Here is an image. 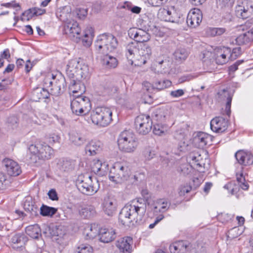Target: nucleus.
I'll return each instance as SVG.
<instances>
[{
  "label": "nucleus",
  "instance_id": "nucleus-1",
  "mask_svg": "<svg viewBox=\"0 0 253 253\" xmlns=\"http://www.w3.org/2000/svg\"><path fill=\"white\" fill-rule=\"evenodd\" d=\"M146 212V206L138 201L126 205L119 215V221L124 226L133 227L140 224Z\"/></svg>",
  "mask_w": 253,
  "mask_h": 253
},
{
  "label": "nucleus",
  "instance_id": "nucleus-2",
  "mask_svg": "<svg viewBox=\"0 0 253 253\" xmlns=\"http://www.w3.org/2000/svg\"><path fill=\"white\" fill-rule=\"evenodd\" d=\"M126 50V56L131 65L134 58L135 65H143L150 60L152 54L151 48L147 44L131 42L127 44Z\"/></svg>",
  "mask_w": 253,
  "mask_h": 253
},
{
  "label": "nucleus",
  "instance_id": "nucleus-3",
  "mask_svg": "<svg viewBox=\"0 0 253 253\" xmlns=\"http://www.w3.org/2000/svg\"><path fill=\"white\" fill-rule=\"evenodd\" d=\"M66 74L71 79L81 80L87 77L89 69L88 66L80 58H74L69 61L67 65Z\"/></svg>",
  "mask_w": 253,
  "mask_h": 253
},
{
  "label": "nucleus",
  "instance_id": "nucleus-4",
  "mask_svg": "<svg viewBox=\"0 0 253 253\" xmlns=\"http://www.w3.org/2000/svg\"><path fill=\"white\" fill-rule=\"evenodd\" d=\"M118 44V40L114 36L104 33L97 37L95 48L98 53H110L116 49Z\"/></svg>",
  "mask_w": 253,
  "mask_h": 253
},
{
  "label": "nucleus",
  "instance_id": "nucleus-5",
  "mask_svg": "<svg viewBox=\"0 0 253 253\" xmlns=\"http://www.w3.org/2000/svg\"><path fill=\"white\" fill-rule=\"evenodd\" d=\"M30 152L29 159L31 163H35L38 160H49L53 156V149L44 142L31 144L29 147Z\"/></svg>",
  "mask_w": 253,
  "mask_h": 253
},
{
  "label": "nucleus",
  "instance_id": "nucleus-6",
  "mask_svg": "<svg viewBox=\"0 0 253 253\" xmlns=\"http://www.w3.org/2000/svg\"><path fill=\"white\" fill-rule=\"evenodd\" d=\"M118 145L119 150L124 153H133L136 149L138 142L135 135L131 131L125 130L119 135Z\"/></svg>",
  "mask_w": 253,
  "mask_h": 253
},
{
  "label": "nucleus",
  "instance_id": "nucleus-7",
  "mask_svg": "<svg viewBox=\"0 0 253 253\" xmlns=\"http://www.w3.org/2000/svg\"><path fill=\"white\" fill-rule=\"evenodd\" d=\"M129 177V169L126 162L115 163L111 168L109 178L116 184H122L127 181Z\"/></svg>",
  "mask_w": 253,
  "mask_h": 253
},
{
  "label": "nucleus",
  "instance_id": "nucleus-8",
  "mask_svg": "<svg viewBox=\"0 0 253 253\" xmlns=\"http://www.w3.org/2000/svg\"><path fill=\"white\" fill-rule=\"evenodd\" d=\"M112 111L105 107H97L90 114L92 123L100 127L108 126L112 121Z\"/></svg>",
  "mask_w": 253,
  "mask_h": 253
},
{
  "label": "nucleus",
  "instance_id": "nucleus-9",
  "mask_svg": "<svg viewBox=\"0 0 253 253\" xmlns=\"http://www.w3.org/2000/svg\"><path fill=\"white\" fill-rule=\"evenodd\" d=\"M76 184L78 190L86 195H93L97 192L99 187L96 179L93 181L88 174L79 175Z\"/></svg>",
  "mask_w": 253,
  "mask_h": 253
},
{
  "label": "nucleus",
  "instance_id": "nucleus-10",
  "mask_svg": "<svg viewBox=\"0 0 253 253\" xmlns=\"http://www.w3.org/2000/svg\"><path fill=\"white\" fill-rule=\"evenodd\" d=\"M71 108L74 114L82 116L85 115L90 112L91 105L88 97L77 95L71 102Z\"/></svg>",
  "mask_w": 253,
  "mask_h": 253
},
{
  "label": "nucleus",
  "instance_id": "nucleus-11",
  "mask_svg": "<svg viewBox=\"0 0 253 253\" xmlns=\"http://www.w3.org/2000/svg\"><path fill=\"white\" fill-rule=\"evenodd\" d=\"M187 159L194 167L201 172L204 171L202 169L205 168L206 163L209 164V162L206 152L202 150L190 153Z\"/></svg>",
  "mask_w": 253,
  "mask_h": 253
},
{
  "label": "nucleus",
  "instance_id": "nucleus-12",
  "mask_svg": "<svg viewBox=\"0 0 253 253\" xmlns=\"http://www.w3.org/2000/svg\"><path fill=\"white\" fill-rule=\"evenodd\" d=\"M81 29L78 22L74 20L64 24L63 33L67 35L72 40L76 43L81 41L80 34Z\"/></svg>",
  "mask_w": 253,
  "mask_h": 253
},
{
  "label": "nucleus",
  "instance_id": "nucleus-13",
  "mask_svg": "<svg viewBox=\"0 0 253 253\" xmlns=\"http://www.w3.org/2000/svg\"><path fill=\"white\" fill-rule=\"evenodd\" d=\"M235 14L239 18L247 19L253 13V4L249 0H243L238 2L235 7Z\"/></svg>",
  "mask_w": 253,
  "mask_h": 253
},
{
  "label": "nucleus",
  "instance_id": "nucleus-14",
  "mask_svg": "<svg viewBox=\"0 0 253 253\" xmlns=\"http://www.w3.org/2000/svg\"><path fill=\"white\" fill-rule=\"evenodd\" d=\"M135 125L137 132L145 135L151 129L152 122L149 115L141 114L136 118Z\"/></svg>",
  "mask_w": 253,
  "mask_h": 253
},
{
  "label": "nucleus",
  "instance_id": "nucleus-15",
  "mask_svg": "<svg viewBox=\"0 0 253 253\" xmlns=\"http://www.w3.org/2000/svg\"><path fill=\"white\" fill-rule=\"evenodd\" d=\"M202 19V11L198 8H193L187 14L186 23L190 28H196L200 25Z\"/></svg>",
  "mask_w": 253,
  "mask_h": 253
},
{
  "label": "nucleus",
  "instance_id": "nucleus-16",
  "mask_svg": "<svg viewBox=\"0 0 253 253\" xmlns=\"http://www.w3.org/2000/svg\"><path fill=\"white\" fill-rule=\"evenodd\" d=\"M2 164L7 174L11 176H17L22 172L21 167L19 164L9 158H5L2 161Z\"/></svg>",
  "mask_w": 253,
  "mask_h": 253
},
{
  "label": "nucleus",
  "instance_id": "nucleus-17",
  "mask_svg": "<svg viewBox=\"0 0 253 253\" xmlns=\"http://www.w3.org/2000/svg\"><path fill=\"white\" fill-rule=\"evenodd\" d=\"M230 48L227 47H217L214 50V58L216 63L223 65L228 62L230 58Z\"/></svg>",
  "mask_w": 253,
  "mask_h": 253
},
{
  "label": "nucleus",
  "instance_id": "nucleus-18",
  "mask_svg": "<svg viewBox=\"0 0 253 253\" xmlns=\"http://www.w3.org/2000/svg\"><path fill=\"white\" fill-rule=\"evenodd\" d=\"M228 124L227 119L222 117H216L211 121V128L213 132L221 133L227 129Z\"/></svg>",
  "mask_w": 253,
  "mask_h": 253
},
{
  "label": "nucleus",
  "instance_id": "nucleus-19",
  "mask_svg": "<svg viewBox=\"0 0 253 253\" xmlns=\"http://www.w3.org/2000/svg\"><path fill=\"white\" fill-rule=\"evenodd\" d=\"M130 37L138 42H147L150 39V35L146 31L137 28H132L128 31Z\"/></svg>",
  "mask_w": 253,
  "mask_h": 253
},
{
  "label": "nucleus",
  "instance_id": "nucleus-20",
  "mask_svg": "<svg viewBox=\"0 0 253 253\" xmlns=\"http://www.w3.org/2000/svg\"><path fill=\"white\" fill-rule=\"evenodd\" d=\"M116 247L121 253H131L133 239L129 236L119 239L116 242Z\"/></svg>",
  "mask_w": 253,
  "mask_h": 253
},
{
  "label": "nucleus",
  "instance_id": "nucleus-21",
  "mask_svg": "<svg viewBox=\"0 0 253 253\" xmlns=\"http://www.w3.org/2000/svg\"><path fill=\"white\" fill-rule=\"evenodd\" d=\"M235 156L238 163L242 166H247L253 164V155L249 151L239 150Z\"/></svg>",
  "mask_w": 253,
  "mask_h": 253
},
{
  "label": "nucleus",
  "instance_id": "nucleus-22",
  "mask_svg": "<svg viewBox=\"0 0 253 253\" xmlns=\"http://www.w3.org/2000/svg\"><path fill=\"white\" fill-rule=\"evenodd\" d=\"M217 98L219 101L226 100V106L225 109V113L230 117L231 115V104L232 97L228 91L225 89H222L219 91L217 93Z\"/></svg>",
  "mask_w": 253,
  "mask_h": 253
},
{
  "label": "nucleus",
  "instance_id": "nucleus-23",
  "mask_svg": "<svg viewBox=\"0 0 253 253\" xmlns=\"http://www.w3.org/2000/svg\"><path fill=\"white\" fill-rule=\"evenodd\" d=\"M117 208V203L115 199L108 197L104 199L103 204V210L109 216H112Z\"/></svg>",
  "mask_w": 253,
  "mask_h": 253
},
{
  "label": "nucleus",
  "instance_id": "nucleus-24",
  "mask_svg": "<svg viewBox=\"0 0 253 253\" xmlns=\"http://www.w3.org/2000/svg\"><path fill=\"white\" fill-rule=\"evenodd\" d=\"M65 86V80L62 77L60 78H55L53 83L49 89L51 93L55 96L59 95L62 92Z\"/></svg>",
  "mask_w": 253,
  "mask_h": 253
},
{
  "label": "nucleus",
  "instance_id": "nucleus-25",
  "mask_svg": "<svg viewBox=\"0 0 253 253\" xmlns=\"http://www.w3.org/2000/svg\"><path fill=\"white\" fill-rule=\"evenodd\" d=\"M100 54L102 65L106 68H114L118 65V60L116 57L109 55V53H99Z\"/></svg>",
  "mask_w": 253,
  "mask_h": 253
},
{
  "label": "nucleus",
  "instance_id": "nucleus-26",
  "mask_svg": "<svg viewBox=\"0 0 253 253\" xmlns=\"http://www.w3.org/2000/svg\"><path fill=\"white\" fill-rule=\"evenodd\" d=\"M115 234L113 228H101L99 233L100 240L103 243H109L115 238Z\"/></svg>",
  "mask_w": 253,
  "mask_h": 253
},
{
  "label": "nucleus",
  "instance_id": "nucleus-27",
  "mask_svg": "<svg viewBox=\"0 0 253 253\" xmlns=\"http://www.w3.org/2000/svg\"><path fill=\"white\" fill-rule=\"evenodd\" d=\"M210 136L203 132H198L194 139L195 145L200 148H203L210 142Z\"/></svg>",
  "mask_w": 253,
  "mask_h": 253
},
{
  "label": "nucleus",
  "instance_id": "nucleus-28",
  "mask_svg": "<svg viewBox=\"0 0 253 253\" xmlns=\"http://www.w3.org/2000/svg\"><path fill=\"white\" fill-rule=\"evenodd\" d=\"M69 89L73 94L79 93L78 95L80 96H82L85 90V86L81 82V80H77L76 79H73L71 81Z\"/></svg>",
  "mask_w": 253,
  "mask_h": 253
},
{
  "label": "nucleus",
  "instance_id": "nucleus-29",
  "mask_svg": "<svg viewBox=\"0 0 253 253\" xmlns=\"http://www.w3.org/2000/svg\"><path fill=\"white\" fill-rule=\"evenodd\" d=\"M108 165L99 160H94L91 167L92 171L96 174H103L107 170Z\"/></svg>",
  "mask_w": 253,
  "mask_h": 253
},
{
  "label": "nucleus",
  "instance_id": "nucleus-30",
  "mask_svg": "<svg viewBox=\"0 0 253 253\" xmlns=\"http://www.w3.org/2000/svg\"><path fill=\"white\" fill-rule=\"evenodd\" d=\"M45 12V10L44 9L37 7L30 8L23 13L21 20L22 21L29 20L34 16L41 15Z\"/></svg>",
  "mask_w": 253,
  "mask_h": 253
},
{
  "label": "nucleus",
  "instance_id": "nucleus-31",
  "mask_svg": "<svg viewBox=\"0 0 253 253\" xmlns=\"http://www.w3.org/2000/svg\"><path fill=\"white\" fill-rule=\"evenodd\" d=\"M102 143L100 141L91 140L85 146V151L89 155H95L100 151Z\"/></svg>",
  "mask_w": 253,
  "mask_h": 253
},
{
  "label": "nucleus",
  "instance_id": "nucleus-32",
  "mask_svg": "<svg viewBox=\"0 0 253 253\" xmlns=\"http://www.w3.org/2000/svg\"><path fill=\"white\" fill-rule=\"evenodd\" d=\"M99 227L95 224H88L85 226L84 234L87 239H93L99 233Z\"/></svg>",
  "mask_w": 253,
  "mask_h": 253
},
{
  "label": "nucleus",
  "instance_id": "nucleus-33",
  "mask_svg": "<svg viewBox=\"0 0 253 253\" xmlns=\"http://www.w3.org/2000/svg\"><path fill=\"white\" fill-rule=\"evenodd\" d=\"M188 246L183 241L175 242L169 246L171 253H187Z\"/></svg>",
  "mask_w": 253,
  "mask_h": 253
},
{
  "label": "nucleus",
  "instance_id": "nucleus-34",
  "mask_svg": "<svg viewBox=\"0 0 253 253\" xmlns=\"http://www.w3.org/2000/svg\"><path fill=\"white\" fill-rule=\"evenodd\" d=\"M69 140L76 146H82L86 142L85 137L76 132H72L69 134Z\"/></svg>",
  "mask_w": 253,
  "mask_h": 253
},
{
  "label": "nucleus",
  "instance_id": "nucleus-35",
  "mask_svg": "<svg viewBox=\"0 0 253 253\" xmlns=\"http://www.w3.org/2000/svg\"><path fill=\"white\" fill-rule=\"evenodd\" d=\"M243 167L241 166L236 169V178L238 183L239 186L243 190H247L249 188V184L246 181L245 178L244 176L243 170Z\"/></svg>",
  "mask_w": 253,
  "mask_h": 253
},
{
  "label": "nucleus",
  "instance_id": "nucleus-36",
  "mask_svg": "<svg viewBox=\"0 0 253 253\" xmlns=\"http://www.w3.org/2000/svg\"><path fill=\"white\" fill-rule=\"evenodd\" d=\"M57 17L64 24L72 20L71 10L68 8H64L57 13Z\"/></svg>",
  "mask_w": 253,
  "mask_h": 253
},
{
  "label": "nucleus",
  "instance_id": "nucleus-37",
  "mask_svg": "<svg viewBox=\"0 0 253 253\" xmlns=\"http://www.w3.org/2000/svg\"><path fill=\"white\" fill-rule=\"evenodd\" d=\"M25 231L27 235L33 239H37L41 236V229L38 224L27 226Z\"/></svg>",
  "mask_w": 253,
  "mask_h": 253
},
{
  "label": "nucleus",
  "instance_id": "nucleus-38",
  "mask_svg": "<svg viewBox=\"0 0 253 253\" xmlns=\"http://www.w3.org/2000/svg\"><path fill=\"white\" fill-rule=\"evenodd\" d=\"M96 213L94 207L92 206H86L82 207L79 211L80 215L85 218H89L93 216Z\"/></svg>",
  "mask_w": 253,
  "mask_h": 253
},
{
  "label": "nucleus",
  "instance_id": "nucleus-39",
  "mask_svg": "<svg viewBox=\"0 0 253 253\" xmlns=\"http://www.w3.org/2000/svg\"><path fill=\"white\" fill-rule=\"evenodd\" d=\"M243 229L242 227L235 226L230 229L226 233L227 240L231 241L238 237L243 233Z\"/></svg>",
  "mask_w": 253,
  "mask_h": 253
},
{
  "label": "nucleus",
  "instance_id": "nucleus-40",
  "mask_svg": "<svg viewBox=\"0 0 253 253\" xmlns=\"http://www.w3.org/2000/svg\"><path fill=\"white\" fill-rule=\"evenodd\" d=\"M158 16L160 19L165 21L173 22L171 11L168 8H161L159 9Z\"/></svg>",
  "mask_w": 253,
  "mask_h": 253
},
{
  "label": "nucleus",
  "instance_id": "nucleus-41",
  "mask_svg": "<svg viewBox=\"0 0 253 253\" xmlns=\"http://www.w3.org/2000/svg\"><path fill=\"white\" fill-rule=\"evenodd\" d=\"M169 208V203L165 199H160L157 200L154 203V209L155 211L165 212Z\"/></svg>",
  "mask_w": 253,
  "mask_h": 253
},
{
  "label": "nucleus",
  "instance_id": "nucleus-42",
  "mask_svg": "<svg viewBox=\"0 0 253 253\" xmlns=\"http://www.w3.org/2000/svg\"><path fill=\"white\" fill-rule=\"evenodd\" d=\"M225 31V29L223 28L208 27L205 30L206 35L210 37L220 36L224 34Z\"/></svg>",
  "mask_w": 253,
  "mask_h": 253
},
{
  "label": "nucleus",
  "instance_id": "nucleus-43",
  "mask_svg": "<svg viewBox=\"0 0 253 253\" xmlns=\"http://www.w3.org/2000/svg\"><path fill=\"white\" fill-rule=\"evenodd\" d=\"M188 55V51L184 48H177L173 53L175 59L179 61L185 60Z\"/></svg>",
  "mask_w": 253,
  "mask_h": 253
},
{
  "label": "nucleus",
  "instance_id": "nucleus-44",
  "mask_svg": "<svg viewBox=\"0 0 253 253\" xmlns=\"http://www.w3.org/2000/svg\"><path fill=\"white\" fill-rule=\"evenodd\" d=\"M41 214L43 216H52L57 211V209L42 205L41 208Z\"/></svg>",
  "mask_w": 253,
  "mask_h": 253
},
{
  "label": "nucleus",
  "instance_id": "nucleus-45",
  "mask_svg": "<svg viewBox=\"0 0 253 253\" xmlns=\"http://www.w3.org/2000/svg\"><path fill=\"white\" fill-rule=\"evenodd\" d=\"M171 84V82L168 80L157 81L154 83V86L155 89L161 90L170 86Z\"/></svg>",
  "mask_w": 253,
  "mask_h": 253
},
{
  "label": "nucleus",
  "instance_id": "nucleus-46",
  "mask_svg": "<svg viewBox=\"0 0 253 253\" xmlns=\"http://www.w3.org/2000/svg\"><path fill=\"white\" fill-rule=\"evenodd\" d=\"M24 208L28 212L31 213L32 214H36L38 211V207L33 204L31 201L26 200L24 204Z\"/></svg>",
  "mask_w": 253,
  "mask_h": 253
},
{
  "label": "nucleus",
  "instance_id": "nucleus-47",
  "mask_svg": "<svg viewBox=\"0 0 253 253\" xmlns=\"http://www.w3.org/2000/svg\"><path fill=\"white\" fill-rule=\"evenodd\" d=\"M55 77L56 76L53 75V74L51 73H48L45 75L43 81V84L44 87L49 89L50 87L52 86V84L53 83V81Z\"/></svg>",
  "mask_w": 253,
  "mask_h": 253
},
{
  "label": "nucleus",
  "instance_id": "nucleus-48",
  "mask_svg": "<svg viewBox=\"0 0 253 253\" xmlns=\"http://www.w3.org/2000/svg\"><path fill=\"white\" fill-rule=\"evenodd\" d=\"M233 216L232 214L223 212L218 214L217 216V218L220 222L223 223H226L231 220L233 218Z\"/></svg>",
  "mask_w": 253,
  "mask_h": 253
},
{
  "label": "nucleus",
  "instance_id": "nucleus-49",
  "mask_svg": "<svg viewBox=\"0 0 253 253\" xmlns=\"http://www.w3.org/2000/svg\"><path fill=\"white\" fill-rule=\"evenodd\" d=\"M192 190V186L188 183L180 185L178 189V193L180 196H183L186 193H189Z\"/></svg>",
  "mask_w": 253,
  "mask_h": 253
},
{
  "label": "nucleus",
  "instance_id": "nucleus-50",
  "mask_svg": "<svg viewBox=\"0 0 253 253\" xmlns=\"http://www.w3.org/2000/svg\"><path fill=\"white\" fill-rule=\"evenodd\" d=\"M62 226L53 227L49 229L50 234L52 236H61L64 234Z\"/></svg>",
  "mask_w": 253,
  "mask_h": 253
},
{
  "label": "nucleus",
  "instance_id": "nucleus-51",
  "mask_svg": "<svg viewBox=\"0 0 253 253\" xmlns=\"http://www.w3.org/2000/svg\"><path fill=\"white\" fill-rule=\"evenodd\" d=\"M93 249L88 244H81L77 249V253H92Z\"/></svg>",
  "mask_w": 253,
  "mask_h": 253
},
{
  "label": "nucleus",
  "instance_id": "nucleus-52",
  "mask_svg": "<svg viewBox=\"0 0 253 253\" xmlns=\"http://www.w3.org/2000/svg\"><path fill=\"white\" fill-rule=\"evenodd\" d=\"M234 2V0H216L217 7L223 8L231 6Z\"/></svg>",
  "mask_w": 253,
  "mask_h": 253
},
{
  "label": "nucleus",
  "instance_id": "nucleus-53",
  "mask_svg": "<svg viewBox=\"0 0 253 253\" xmlns=\"http://www.w3.org/2000/svg\"><path fill=\"white\" fill-rule=\"evenodd\" d=\"M192 169L191 166L185 164L182 165L178 169V171H180L183 175H187L190 174Z\"/></svg>",
  "mask_w": 253,
  "mask_h": 253
},
{
  "label": "nucleus",
  "instance_id": "nucleus-54",
  "mask_svg": "<svg viewBox=\"0 0 253 253\" xmlns=\"http://www.w3.org/2000/svg\"><path fill=\"white\" fill-rule=\"evenodd\" d=\"M25 240L24 235L21 234H16L14 235L11 239V242L13 244H19L24 242Z\"/></svg>",
  "mask_w": 253,
  "mask_h": 253
},
{
  "label": "nucleus",
  "instance_id": "nucleus-55",
  "mask_svg": "<svg viewBox=\"0 0 253 253\" xmlns=\"http://www.w3.org/2000/svg\"><path fill=\"white\" fill-rule=\"evenodd\" d=\"M224 188L227 189L232 195L236 193L238 187L235 185L234 182H230L224 185Z\"/></svg>",
  "mask_w": 253,
  "mask_h": 253
},
{
  "label": "nucleus",
  "instance_id": "nucleus-56",
  "mask_svg": "<svg viewBox=\"0 0 253 253\" xmlns=\"http://www.w3.org/2000/svg\"><path fill=\"white\" fill-rule=\"evenodd\" d=\"M241 48L240 47L234 48L232 51L230 49V58L231 60H234L238 58L241 54Z\"/></svg>",
  "mask_w": 253,
  "mask_h": 253
},
{
  "label": "nucleus",
  "instance_id": "nucleus-57",
  "mask_svg": "<svg viewBox=\"0 0 253 253\" xmlns=\"http://www.w3.org/2000/svg\"><path fill=\"white\" fill-rule=\"evenodd\" d=\"M235 41L236 44L240 45L249 43L244 33L238 36Z\"/></svg>",
  "mask_w": 253,
  "mask_h": 253
},
{
  "label": "nucleus",
  "instance_id": "nucleus-58",
  "mask_svg": "<svg viewBox=\"0 0 253 253\" xmlns=\"http://www.w3.org/2000/svg\"><path fill=\"white\" fill-rule=\"evenodd\" d=\"M60 137L57 133H52L49 134L48 137V142L51 143L59 142Z\"/></svg>",
  "mask_w": 253,
  "mask_h": 253
},
{
  "label": "nucleus",
  "instance_id": "nucleus-59",
  "mask_svg": "<svg viewBox=\"0 0 253 253\" xmlns=\"http://www.w3.org/2000/svg\"><path fill=\"white\" fill-rule=\"evenodd\" d=\"M124 8H126L128 10H130L132 12L138 14L141 11V8L137 6H131L130 3H125L124 5Z\"/></svg>",
  "mask_w": 253,
  "mask_h": 253
},
{
  "label": "nucleus",
  "instance_id": "nucleus-60",
  "mask_svg": "<svg viewBox=\"0 0 253 253\" xmlns=\"http://www.w3.org/2000/svg\"><path fill=\"white\" fill-rule=\"evenodd\" d=\"M144 154L145 158L148 160H151L155 155L154 151L150 148H146L144 151Z\"/></svg>",
  "mask_w": 253,
  "mask_h": 253
},
{
  "label": "nucleus",
  "instance_id": "nucleus-61",
  "mask_svg": "<svg viewBox=\"0 0 253 253\" xmlns=\"http://www.w3.org/2000/svg\"><path fill=\"white\" fill-rule=\"evenodd\" d=\"M1 6L7 8H17V10H19L20 9L19 4L18 3L16 2L15 1H12L10 2L1 3Z\"/></svg>",
  "mask_w": 253,
  "mask_h": 253
},
{
  "label": "nucleus",
  "instance_id": "nucleus-62",
  "mask_svg": "<svg viewBox=\"0 0 253 253\" xmlns=\"http://www.w3.org/2000/svg\"><path fill=\"white\" fill-rule=\"evenodd\" d=\"M148 3L153 6H160L167 2L168 0H147Z\"/></svg>",
  "mask_w": 253,
  "mask_h": 253
},
{
  "label": "nucleus",
  "instance_id": "nucleus-63",
  "mask_svg": "<svg viewBox=\"0 0 253 253\" xmlns=\"http://www.w3.org/2000/svg\"><path fill=\"white\" fill-rule=\"evenodd\" d=\"M6 178L5 175L2 173L0 172V191L3 190L5 189Z\"/></svg>",
  "mask_w": 253,
  "mask_h": 253
},
{
  "label": "nucleus",
  "instance_id": "nucleus-64",
  "mask_svg": "<svg viewBox=\"0 0 253 253\" xmlns=\"http://www.w3.org/2000/svg\"><path fill=\"white\" fill-rule=\"evenodd\" d=\"M77 15L80 19H84L87 15L86 8H79Z\"/></svg>",
  "mask_w": 253,
  "mask_h": 253
}]
</instances>
